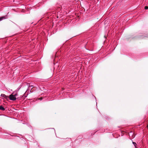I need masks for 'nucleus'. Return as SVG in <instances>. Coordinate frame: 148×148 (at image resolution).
Segmentation results:
<instances>
[{
	"instance_id": "nucleus-1",
	"label": "nucleus",
	"mask_w": 148,
	"mask_h": 148,
	"mask_svg": "<svg viewBox=\"0 0 148 148\" xmlns=\"http://www.w3.org/2000/svg\"><path fill=\"white\" fill-rule=\"evenodd\" d=\"M16 91H15L14 92H13L12 94L9 96V98L11 100L15 101L17 99H18V97L17 98H16V97L18 95L17 92L14 93Z\"/></svg>"
},
{
	"instance_id": "nucleus-2",
	"label": "nucleus",
	"mask_w": 148,
	"mask_h": 148,
	"mask_svg": "<svg viewBox=\"0 0 148 148\" xmlns=\"http://www.w3.org/2000/svg\"><path fill=\"white\" fill-rule=\"evenodd\" d=\"M6 18H7V15L0 17V21L2 20L3 19H5Z\"/></svg>"
},
{
	"instance_id": "nucleus-3",
	"label": "nucleus",
	"mask_w": 148,
	"mask_h": 148,
	"mask_svg": "<svg viewBox=\"0 0 148 148\" xmlns=\"http://www.w3.org/2000/svg\"><path fill=\"white\" fill-rule=\"evenodd\" d=\"M1 96L2 97L5 98L6 99L8 98V97L4 94H1Z\"/></svg>"
},
{
	"instance_id": "nucleus-4",
	"label": "nucleus",
	"mask_w": 148,
	"mask_h": 148,
	"mask_svg": "<svg viewBox=\"0 0 148 148\" xmlns=\"http://www.w3.org/2000/svg\"><path fill=\"white\" fill-rule=\"evenodd\" d=\"M145 37L148 38V35H144L143 36H141L140 37V38H143Z\"/></svg>"
},
{
	"instance_id": "nucleus-5",
	"label": "nucleus",
	"mask_w": 148,
	"mask_h": 148,
	"mask_svg": "<svg viewBox=\"0 0 148 148\" xmlns=\"http://www.w3.org/2000/svg\"><path fill=\"white\" fill-rule=\"evenodd\" d=\"M0 110L3 111H4L5 110V109L2 106H0Z\"/></svg>"
},
{
	"instance_id": "nucleus-6",
	"label": "nucleus",
	"mask_w": 148,
	"mask_h": 148,
	"mask_svg": "<svg viewBox=\"0 0 148 148\" xmlns=\"http://www.w3.org/2000/svg\"><path fill=\"white\" fill-rule=\"evenodd\" d=\"M133 144L135 146V145H136V143L134 142H132Z\"/></svg>"
},
{
	"instance_id": "nucleus-7",
	"label": "nucleus",
	"mask_w": 148,
	"mask_h": 148,
	"mask_svg": "<svg viewBox=\"0 0 148 148\" xmlns=\"http://www.w3.org/2000/svg\"><path fill=\"white\" fill-rule=\"evenodd\" d=\"M145 10H147V9H148V7L147 6H145Z\"/></svg>"
},
{
	"instance_id": "nucleus-8",
	"label": "nucleus",
	"mask_w": 148,
	"mask_h": 148,
	"mask_svg": "<svg viewBox=\"0 0 148 148\" xmlns=\"http://www.w3.org/2000/svg\"><path fill=\"white\" fill-rule=\"evenodd\" d=\"M42 99V98H40V100H41Z\"/></svg>"
},
{
	"instance_id": "nucleus-9",
	"label": "nucleus",
	"mask_w": 148,
	"mask_h": 148,
	"mask_svg": "<svg viewBox=\"0 0 148 148\" xmlns=\"http://www.w3.org/2000/svg\"><path fill=\"white\" fill-rule=\"evenodd\" d=\"M20 88H18L17 89V90L16 91V92H17V91H18V90H19V89H20Z\"/></svg>"
},
{
	"instance_id": "nucleus-10",
	"label": "nucleus",
	"mask_w": 148,
	"mask_h": 148,
	"mask_svg": "<svg viewBox=\"0 0 148 148\" xmlns=\"http://www.w3.org/2000/svg\"><path fill=\"white\" fill-rule=\"evenodd\" d=\"M95 97V99L96 100V97Z\"/></svg>"
},
{
	"instance_id": "nucleus-11",
	"label": "nucleus",
	"mask_w": 148,
	"mask_h": 148,
	"mask_svg": "<svg viewBox=\"0 0 148 148\" xmlns=\"http://www.w3.org/2000/svg\"><path fill=\"white\" fill-rule=\"evenodd\" d=\"M147 128H148V125H147Z\"/></svg>"
},
{
	"instance_id": "nucleus-12",
	"label": "nucleus",
	"mask_w": 148,
	"mask_h": 148,
	"mask_svg": "<svg viewBox=\"0 0 148 148\" xmlns=\"http://www.w3.org/2000/svg\"><path fill=\"white\" fill-rule=\"evenodd\" d=\"M53 129H54V130H55V129H54V128ZM54 131H55V130H54Z\"/></svg>"
},
{
	"instance_id": "nucleus-13",
	"label": "nucleus",
	"mask_w": 148,
	"mask_h": 148,
	"mask_svg": "<svg viewBox=\"0 0 148 148\" xmlns=\"http://www.w3.org/2000/svg\"><path fill=\"white\" fill-rule=\"evenodd\" d=\"M97 102H96V104H97Z\"/></svg>"
}]
</instances>
